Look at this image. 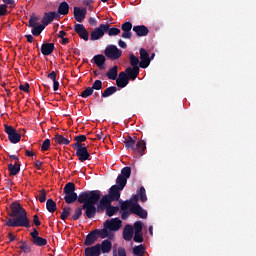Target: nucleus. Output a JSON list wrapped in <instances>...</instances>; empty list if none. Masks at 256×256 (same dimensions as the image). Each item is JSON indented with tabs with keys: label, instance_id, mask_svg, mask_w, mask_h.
<instances>
[{
	"label": "nucleus",
	"instance_id": "17",
	"mask_svg": "<svg viewBox=\"0 0 256 256\" xmlns=\"http://www.w3.org/2000/svg\"><path fill=\"white\" fill-rule=\"evenodd\" d=\"M138 59L141 61V69H147V67H149V64L153 60L149 57V53H147V50H145L144 48L139 49Z\"/></svg>",
	"mask_w": 256,
	"mask_h": 256
},
{
	"label": "nucleus",
	"instance_id": "4",
	"mask_svg": "<svg viewBox=\"0 0 256 256\" xmlns=\"http://www.w3.org/2000/svg\"><path fill=\"white\" fill-rule=\"evenodd\" d=\"M110 251H112V242L106 239L101 244L85 248V256H100L101 254H108Z\"/></svg>",
	"mask_w": 256,
	"mask_h": 256
},
{
	"label": "nucleus",
	"instance_id": "25",
	"mask_svg": "<svg viewBox=\"0 0 256 256\" xmlns=\"http://www.w3.org/2000/svg\"><path fill=\"white\" fill-rule=\"evenodd\" d=\"M114 81H116V86L118 88H124L128 85V81H131V78H126L124 72H120V75H118Z\"/></svg>",
	"mask_w": 256,
	"mask_h": 256
},
{
	"label": "nucleus",
	"instance_id": "33",
	"mask_svg": "<svg viewBox=\"0 0 256 256\" xmlns=\"http://www.w3.org/2000/svg\"><path fill=\"white\" fill-rule=\"evenodd\" d=\"M128 60L131 62V67L141 69V60H139L135 54L128 56Z\"/></svg>",
	"mask_w": 256,
	"mask_h": 256
},
{
	"label": "nucleus",
	"instance_id": "27",
	"mask_svg": "<svg viewBox=\"0 0 256 256\" xmlns=\"http://www.w3.org/2000/svg\"><path fill=\"white\" fill-rule=\"evenodd\" d=\"M106 56H103L102 54H97L95 56H93V63H95V66H97V68L99 70L103 69V65L106 64Z\"/></svg>",
	"mask_w": 256,
	"mask_h": 256
},
{
	"label": "nucleus",
	"instance_id": "39",
	"mask_svg": "<svg viewBox=\"0 0 256 256\" xmlns=\"http://www.w3.org/2000/svg\"><path fill=\"white\" fill-rule=\"evenodd\" d=\"M18 248L24 254L31 253V246H29V244H27V241H20V246Z\"/></svg>",
	"mask_w": 256,
	"mask_h": 256
},
{
	"label": "nucleus",
	"instance_id": "34",
	"mask_svg": "<svg viewBox=\"0 0 256 256\" xmlns=\"http://www.w3.org/2000/svg\"><path fill=\"white\" fill-rule=\"evenodd\" d=\"M45 209L50 213L56 212V202L52 199H47V201H45Z\"/></svg>",
	"mask_w": 256,
	"mask_h": 256
},
{
	"label": "nucleus",
	"instance_id": "47",
	"mask_svg": "<svg viewBox=\"0 0 256 256\" xmlns=\"http://www.w3.org/2000/svg\"><path fill=\"white\" fill-rule=\"evenodd\" d=\"M133 227V231H135V233H142L143 231V224L140 221L135 222Z\"/></svg>",
	"mask_w": 256,
	"mask_h": 256
},
{
	"label": "nucleus",
	"instance_id": "11",
	"mask_svg": "<svg viewBox=\"0 0 256 256\" xmlns=\"http://www.w3.org/2000/svg\"><path fill=\"white\" fill-rule=\"evenodd\" d=\"M122 227V221L119 218H114L110 220H106L104 222V229H99V231H106L110 233V231H118Z\"/></svg>",
	"mask_w": 256,
	"mask_h": 256
},
{
	"label": "nucleus",
	"instance_id": "38",
	"mask_svg": "<svg viewBox=\"0 0 256 256\" xmlns=\"http://www.w3.org/2000/svg\"><path fill=\"white\" fill-rule=\"evenodd\" d=\"M68 3L66 2H62L60 3V5L58 6V14L62 15V16H66L68 15Z\"/></svg>",
	"mask_w": 256,
	"mask_h": 256
},
{
	"label": "nucleus",
	"instance_id": "63",
	"mask_svg": "<svg viewBox=\"0 0 256 256\" xmlns=\"http://www.w3.org/2000/svg\"><path fill=\"white\" fill-rule=\"evenodd\" d=\"M54 91H58V89L60 88V83H58V81L54 80Z\"/></svg>",
	"mask_w": 256,
	"mask_h": 256
},
{
	"label": "nucleus",
	"instance_id": "9",
	"mask_svg": "<svg viewBox=\"0 0 256 256\" xmlns=\"http://www.w3.org/2000/svg\"><path fill=\"white\" fill-rule=\"evenodd\" d=\"M10 217L29 219L27 217V211L18 202H12L10 204Z\"/></svg>",
	"mask_w": 256,
	"mask_h": 256
},
{
	"label": "nucleus",
	"instance_id": "32",
	"mask_svg": "<svg viewBox=\"0 0 256 256\" xmlns=\"http://www.w3.org/2000/svg\"><path fill=\"white\" fill-rule=\"evenodd\" d=\"M83 210H85L83 209V206L74 209V214L71 216L72 221H79L81 216H85V213L83 214Z\"/></svg>",
	"mask_w": 256,
	"mask_h": 256
},
{
	"label": "nucleus",
	"instance_id": "29",
	"mask_svg": "<svg viewBox=\"0 0 256 256\" xmlns=\"http://www.w3.org/2000/svg\"><path fill=\"white\" fill-rule=\"evenodd\" d=\"M8 172L10 176H16L20 172V162H14V164H8Z\"/></svg>",
	"mask_w": 256,
	"mask_h": 256
},
{
	"label": "nucleus",
	"instance_id": "64",
	"mask_svg": "<svg viewBox=\"0 0 256 256\" xmlns=\"http://www.w3.org/2000/svg\"><path fill=\"white\" fill-rule=\"evenodd\" d=\"M34 166H35V169L41 170V162L35 161Z\"/></svg>",
	"mask_w": 256,
	"mask_h": 256
},
{
	"label": "nucleus",
	"instance_id": "24",
	"mask_svg": "<svg viewBox=\"0 0 256 256\" xmlns=\"http://www.w3.org/2000/svg\"><path fill=\"white\" fill-rule=\"evenodd\" d=\"M60 16L58 15V13L52 11V12H47L43 15V18L41 19V23H43V25L47 26L49 24H51V22H53L54 20L58 19Z\"/></svg>",
	"mask_w": 256,
	"mask_h": 256
},
{
	"label": "nucleus",
	"instance_id": "55",
	"mask_svg": "<svg viewBox=\"0 0 256 256\" xmlns=\"http://www.w3.org/2000/svg\"><path fill=\"white\" fill-rule=\"evenodd\" d=\"M33 225L39 227L41 225V222L39 221V216L33 215Z\"/></svg>",
	"mask_w": 256,
	"mask_h": 256
},
{
	"label": "nucleus",
	"instance_id": "8",
	"mask_svg": "<svg viewBox=\"0 0 256 256\" xmlns=\"http://www.w3.org/2000/svg\"><path fill=\"white\" fill-rule=\"evenodd\" d=\"M72 148L76 150V157L79 158V161H81V163L88 161L89 157H91V154H89V151L87 150L85 144L74 143L72 144Z\"/></svg>",
	"mask_w": 256,
	"mask_h": 256
},
{
	"label": "nucleus",
	"instance_id": "49",
	"mask_svg": "<svg viewBox=\"0 0 256 256\" xmlns=\"http://www.w3.org/2000/svg\"><path fill=\"white\" fill-rule=\"evenodd\" d=\"M93 95V89L90 88H85V91L81 92V98H89Z\"/></svg>",
	"mask_w": 256,
	"mask_h": 256
},
{
	"label": "nucleus",
	"instance_id": "46",
	"mask_svg": "<svg viewBox=\"0 0 256 256\" xmlns=\"http://www.w3.org/2000/svg\"><path fill=\"white\" fill-rule=\"evenodd\" d=\"M85 141H87V136L85 135H79V136H74V144H80L83 145L82 143H84Z\"/></svg>",
	"mask_w": 256,
	"mask_h": 256
},
{
	"label": "nucleus",
	"instance_id": "37",
	"mask_svg": "<svg viewBox=\"0 0 256 256\" xmlns=\"http://www.w3.org/2000/svg\"><path fill=\"white\" fill-rule=\"evenodd\" d=\"M54 141H56V143H58V145H69L70 144V140H68L67 138H64V136L60 135V134H56V136H54Z\"/></svg>",
	"mask_w": 256,
	"mask_h": 256
},
{
	"label": "nucleus",
	"instance_id": "19",
	"mask_svg": "<svg viewBox=\"0 0 256 256\" xmlns=\"http://www.w3.org/2000/svg\"><path fill=\"white\" fill-rule=\"evenodd\" d=\"M138 195H133L131 199L124 200L123 202L137 203L139 200H141L142 203L147 202V195L145 194V188L143 186L139 188Z\"/></svg>",
	"mask_w": 256,
	"mask_h": 256
},
{
	"label": "nucleus",
	"instance_id": "7",
	"mask_svg": "<svg viewBox=\"0 0 256 256\" xmlns=\"http://www.w3.org/2000/svg\"><path fill=\"white\" fill-rule=\"evenodd\" d=\"M126 183H116V185L111 186L108 195L102 196V200L99 203H112L118 202L120 200V192L124 190Z\"/></svg>",
	"mask_w": 256,
	"mask_h": 256
},
{
	"label": "nucleus",
	"instance_id": "23",
	"mask_svg": "<svg viewBox=\"0 0 256 256\" xmlns=\"http://www.w3.org/2000/svg\"><path fill=\"white\" fill-rule=\"evenodd\" d=\"M133 236H135V231L133 230V227L131 225L124 226V229L122 230V239H124V241L126 242H131Z\"/></svg>",
	"mask_w": 256,
	"mask_h": 256
},
{
	"label": "nucleus",
	"instance_id": "45",
	"mask_svg": "<svg viewBox=\"0 0 256 256\" xmlns=\"http://www.w3.org/2000/svg\"><path fill=\"white\" fill-rule=\"evenodd\" d=\"M135 243H143V233L142 232H135V235H133V238H131Z\"/></svg>",
	"mask_w": 256,
	"mask_h": 256
},
{
	"label": "nucleus",
	"instance_id": "14",
	"mask_svg": "<svg viewBox=\"0 0 256 256\" xmlns=\"http://www.w3.org/2000/svg\"><path fill=\"white\" fill-rule=\"evenodd\" d=\"M133 28H135V26H133V23L131 22H124L122 25H120V29L122 31V39L125 40H131V38H133V33L131 31H133Z\"/></svg>",
	"mask_w": 256,
	"mask_h": 256
},
{
	"label": "nucleus",
	"instance_id": "28",
	"mask_svg": "<svg viewBox=\"0 0 256 256\" xmlns=\"http://www.w3.org/2000/svg\"><path fill=\"white\" fill-rule=\"evenodd\" d=\"M133 32H135L137 37H145L149 34V29L145 25H137L133 27Z\"/></svg>",
	"mask_w": 256,
	"mask_h": 256
},
{
	"label": "nucleus",
	"instance_id": "56",
	"mask_svg": "<svg viewBox=\"0 0 256 256\" xmlns=\"http://www.w3.org/2000/svg\"><path fill=\"white\" fill-rule=\"evenodd\" d=\"M47 79H50L52 81H56V72L52 71L50 74H47Z\"/></svg>",
	"mask_w": 256,
	"mask_h": 256
},
{
	"label": "nucleus",
	"instance_id": "58",
	"mask_svg": "<svg viewBox=\"0 0 256 256\" xmlns=\"http://www.w3.org/2000/svg\"><path fill=\"white\" fill-rule=\"evenodd\" d=\"M118 47L126 49V43L123 40H118Z\"/></svg>",
	"mask_w": 256,
	"mask_h": 256
},
{
	"label": "nucleus",
	"instance_id": "31",
	"mask_svg": "<svg viewBox=\"0 0 256 256\" xmlns=\"http://www.w3.org/2000/svg\"><path fill=\"white\" fill-rule=\"evenodd\" d=\"M120 75V73L118 74V66H114L112 68H110V70H108V72L106 73V77H108V79L114 81V79L118 78V76Z\"/></svg>",
	"mask_w": 256,
	"mask_h": 256
},
{
	"label": "nucleus",
	"instance_id": "41",
	"mask_svg": "<svg viewBox=\"0 0 256 256\" xmlns=\"http://www.w3.org/2000/svg\"><path fill=\"white\" fill-rule=\"evenodd\" d=\"M74 190H75V186H74V183L72 182H68L64 186V194H77L76 192H74Z\"/></svg>",
	"mask_w": 256,
	"mask_h": 256
},
{
	"label": "nucleus",
	"instance_id": "36",
	"mask_svg": "<svg viewBox=\"0 0 256 256\" xmlns=\"http://www.w3.org/2000/svg\"><path fill=\"white\" fill-rule=\"evenodd\" d=\"M45 24H39L37 26H33V27H30V28H33L31 30V34H33V36L37 37L39 35H41V32H43V30L45 29Z\"/></svg>",
	"mask_w": 256,
	"mask_h": 256
},
{
	"label": "nucleus",
	"instance_id": "12",
	"mask_svg": "<svg viewBox=\"0 0 256 256\" xmlns=\"http://www.w3.org/2000/svg\"><path fill=\"white\" fill-rule=\"evenodd\" d=\"M4 132L8 135V141L16 145L20 142V134L11 125L4 124Z\"/></svg>",
	"mask_w": 256,
	"mask_h": 256
},
{
	"label": "nucleus",
	"instance_id": "40",
	"mask_svg": "<svg viewBox=\"0 0 256 256\" xmlns=\"http://www.w3.org/2000/svg\"><path fill=\"white\" fill-rule=\"evenodd\" d=\"M133 255L144 256L145 255V247L143 245L133 247Z\"/></svg>",
	"mask_w": 256,
	"mask_h": 256
},
{
	"label": "nucleus",
	"instance_id": "35",
	"mask_svg": "<svg viewBox=\"0 0 256 256\" xmlns=\"http://www.w3.org/2000/svg\"><path fill=\"white\" fill-rule=\"evenodd\" d=\"M118 91V88L116 86H110L108 88H106V90H104V92H102V98H108L112 95H114V93H116Z\"/></svg>",
	"mask_w": 256,
	"mask_h": 256
},
{
	"label": "nucleus",
	"instance_id": "3",
	"mask_svg": "<svg viewBox=\"0 0 256 256\" xmlns=\"http://www.w3.org/2000/svg\"><path fill=\"white\" fill-rule=\"evenodd\" d=\"M123 143H124V148L126 150L131 151L133 155H135L136 157H143L146 149L145 141L143 140L135 141L133 137L126 136V138H124Z\"/></svg>",
	"mask_w": 256,
	"mask_h": 256
},
{
	"label": "nucleus",
	"instance_id": "15",
	"mask_svg": "<svg viewBox=\"0 0 256 256\" xmlns=\"http://www.w3.org/2000/svg\"><path fill=\"white\" fill-rule=\"evenodd\" d=\"M108 31V24H99V27L95 28L91 32V41H97L103 37Z\"/></svg>",
	"mask_w": 256,
	"mask_h": 256
},
{
	"label": "nucleus",
	"instance_id": "5",
	"mask_svg": "<svg viewBox=\"0 0 256 256\" xmlns=\"http://www.w3.org/2000/svg\"><path fill=\"white\" fill-rule=\"evenodd\" d=\"M106 238L112 239L114 238V234H112V232H107L106 230L99 231V229H95L89 232V234H87V236L85 237V241L83 242V245H85V247H91V245H94L95 242H97V239Z\"/></svg>",
	"mask_w": 256,
	"mask_h": 256
},
{
	"label": "nucleus",
	"instance_id": "6",
	"mask_svg": "<svg viewBox=\"0 0 256 256\" xmlns=\"http://www.w3.org/2000/svg\"><path fill=\"white\" fill-rule=\"evenodd\" d=\"M122 211H130L131 214L139 216L141 219H147V211H145L137 202L122 201L120 208Z\"/></svg>",
	"mask_w": 256,
	"mask_h": 256
},
{
	"label": "nucleus",
	"instance_id": "61",
	"mask_svg": "<svg viewBox=\"0 0 256 256\" xmlns=\"http://www.w3.org/2000/svg\"><path fill=\"white\" fill-rule=\"evenodd\" d=\"M95 0H83V6H90Z\"/></svg>",
	"mask_w": 256,
	"mask_h": 256
},
{
	"label": "nucleus",
	"instance_id": "53",
	"mask_svg": "<svg viewBox=\"0 0 256 256\" xmlns=\"http://www.w3.org/2000/svg\"><path fill=\"white\" fill-rule=\"evenodd\" d=\"M18 90L24 93H29V83H24V85L18 86Z\"/></svg>",
	"mask_w": 256,
	"mask_h": 256
},
{
	"label": "nucleus",
	"instance_id": "43",
	"mask_svg": "<svg viewBox=\"0 0 256 256\" xmlns=\"http://www.w3.org/2000/svg\"><path fill=\"white\" fill-rule=\"evenodd\" d=\"M69 216H70V207L66 206L62 209V214L60 215V219H62V221H66V219H68Z\"/></svg>",
	"mask_w": 256,
	"mask_h": 256
},
{
	"label": "nucleus",
	"instance_id": "26",
	"mask_svg": "<svg viewBox=\"0 0 256 256\" xmlns=\"http://www.w3.org/2000/svg\"><path fill=\"white\" fill-rule=\"evenodd\" d=\"M54 43H43L41 44V55L49 56L51 53H54Z\"/></svg>",
	"mask_w": 256,
	"mask_h": 256
},
{
	"label": "nucleus",
	"instance_id": "21",
	"mask_svg": "<svg viewBox=\"0 0 256 256\" xmlns=\"http://www.w3.org/2000/svg\"><path fill=\"white\" fill-rule=\"evenodd\" d=\"M74 32L79 35V38L89 41V32H87L83 24H74Z\"/></svg>",
	"mask_w": 256,
	"mask_h": 256
},
{
	"label": "nucleus",
	"instance_id": "60",
	"mask_svg": "<svg viewBox=\"0 0 256 256\" xmlns=\"http://www.w3.org/2000/svg\"><path fill=\"white\" fill-rule=\"evenodd\" d=\"M118 256H126L124 248H118Z\"/></svg>",
	"mask_w": 256,
	"mask_h": 256
},
{
	"label": "nucleus",
	"instance_id": "13",
	"mask_svg": "<svg viewBox=\"0 0 256 256\" xmlns=\"http://www.w3.org/2000/svg\"><path fill=\"white\" fill-rule=\"evenodd\" d=\"M104 57L114 61L120 59L122 56V51L116 47V45H108L106 50H104Z\"/></svg>",
	"mask_w": 256,
	"mask_h": 256
},
{
	"label": "nucleus",
	"instance_id": "20",
	"mask_svg": "<svg viewBox=\"0 0 256 256\" xmlns=\"http://www.w3.org/2000/svg\"><path fill=\"white\" fill-rule=\"evenodd\" d=\"M86 16H87V9L74 7L73 17H74V20H76V22L83 23Z\"/></svg>",
	"mask_w": 256,
	"mask_h": 256
},
{
	"label": "nucleus",
	"instance_id": "30",
	"mask_svg": "<svg viewBox=\"0 0 256 256\" xmlns=\"http://www.w3.org/2000/svg\"><path fill=\"white\" fill-rule=\"evenodd\" d=\"M77 193H64V202L68 205L73 204L74 202H77Z\"/></svg>",
	"mask_w": 256,
	"mask_h": 256
},
{
	"label": "nucleus",
	"instance_id": "16",
	"mask_svg": "<svg viewBox=\"0 0 256 256\" xmlns=\"http://www.w3.org/2000/svg\"><path fill=\"white\" fill-rule=\"evenodd\" d=\"M31 243L36 247H45L47 245V240L45 238L39 237V232L36 228H33V231L30 233Z\"/></svg>",
	"mask_w": 256,
	"mask_h": 256
},
{
	"label": "nucleus",
	"instance_id": "52",
	"mask_svg": "<svg viewBox=\"0 0 256 256\" xmlns=\"http://www.w3.org/2000/svg\"><path fill=\"white\" fill-rule=\"evenodd\" d=\"M8 6L6 4L0 5V17L6 16Z\"/></svg>",
	"mask_w": 256,
	"mask_h": 256
},
{
	"label": "nucleus",
	"instance_id": "48",
	"mask_svg": "<svg viewBox=\"0 0 256 256\" xmlns=\"http://www.w3.org/2000/svg\"><path fill=\"white\" fill-rule=\"evenodd\" d=\"M49 145H51V141L49 139L43 140V143H41V152H46L49 150Z\"/></svg>",
	"mask_w": 256,
	"mask_h": 256
},
{
	"label": "nucleus",
	"instance_id": "1",
	"mask_svg": "<svg viewBox=\"0 0 256 256\" xmlns=\"http://www.w3.org/2000/svg\"><path fill=\"white\" fill-rule=\"evenodd\" d=\"M83 210H85V219H93L97 213H102L103 211H106V216L113 217L120 208L112 206V202H99L97 206L93 205L92 208L83 206Z\"/></svg>",
	"mask_w": 256,
	"mask_h": 256
},
{
	"label": "nucleus",
	"instance_id": "10",
	"mask_svg": "<svg viewBox=\"0 0 256 256\" xmlns=\"http://www.w3.org/2000/svg\"><path fill=\"white\" fill-rule=\"evenodd\" d=\"M6 226L8 227H22V228H31V221L29 220V218H14V220L12 219H8L6 221Z\"/></svg>",
	"mask_w": 256,
	"mask_h": 256
},
{
	"label": "nucleus",
	"instance_id": "51",
	"mask_svg": "<svg viewBox=\"0 0 256 256\" xmlns=\"http://www.w3.org/2000/svg\"><path fill=\"white\" fill-rule=\"evenodd\" d=\"M46 197V192L44 189L39 190V196L37 197V200H39V203H44Z\"/></svg>",
	"mask_w": 256,
	"mask_h": 256
},
{
	"label": "nucleus",
	"instance_id": "59",
	"mask_svg": "<svg viewBox=\"0 0 256 256\" xmlns=\"http://www.w3.org/2000/svg\"><path fill=\"white\" fill-rule=\"evenodd\" d=\"M24 38H27L28 43H33V36L31 34L24 35Z\"/></svg>",
	"mask_w": 256,
	"mask_h": 256
},
{
	"label": "nucleus",
	"instance_id": "50",
	"mask_svg": "<svg viewBox=\"0 0 256 256\" xmlns=\"http://www.w3.org/2000/svg\"><path fill=\"white\" fill-rule=\"evenodd\" d=\"M37 22H39V17L31 16V18H29V27H37Z\"/></svg>",
	"mask_w": 256,
	"mask_h": 256
},
{
	"label": "nucleus",
	"instance_id": "2",
	"mask_svg": "<svg viewBox=\"0 0 256 256\" xmlns=\"http://www.w3.org/2000/svg\"><path fill=\"white\" fill-rule=\"evenodd\" d=\"M101 192L99 190H92L89 192H81L76 202L83 204L81 207L92 209L93 206L98 205L101 201Z\"/></svg>",
	"mask_w": 256,
	"mask_h": 256
},
{
	"label": "nucleus",
	"instance_id": "54",
	"mask_svg": "<svg viewBox=\"0 0 256 256\" xmlns=\"http://www.w3.org/2000/svg\"><path fill=\"white\" fill-rule=\"evenodd\" d=\"M133 214L131 213V211L127 210V211H123L122 214H120V218L122 219V221H126V219H128V215Z\"/></svg>",
	"mask_w": 256,
	"mask_h": 256
},
{
	"label": "nucleus",
	"instance_id": "18",
	"mask_svg": "<svg viewBox=\"0 0 256 256\" xmlns=\"http://www.w3.org/2000/svg\"><path fill=\"white\" fill-rule=\"evenodd\" d=\"M129 178H131V167H124L116 178V184H126Z\"/></svg>",
	"mask_w": 256,
	"mask_h": 256
},
{
	"label": "nucleus",
	"instance_id": "44",
	"mask_svg": "<svg viewBox=\"0 0 256 256\" xmlns=\"http://www.w3.org/2000/svg\"><path fill=\"white\" fill-rule=\"evenodd\" d=\"M106 33H108V36H110V37L118 36V34H120V29L110 28V24H108V31H106Z\"/></svg>",
	"mask_w": 256,
	"mask_h": 256
},
{
	"label": "nucleus",
	"instance_id": "42",
	"mask_svg": "<svg viewBox=\"0 0 256 256\" xmlns=\"http://www.w3.org/2000/svg\"><path fill=\"white\" fill-rule=\"evenodd\" d=\"M101 88H103V83L101 82V80H95L93 82V85H91V87H87L86 89L99 91V90H101Z\"/></svg>",
	"mask_w": 256,
	"mask_h": 256
},
{
	"label": "nucleus",
	"instance_id": "62",
	"mask_svg": "<svg viewBox=\"0 0 256 256\" xmlns=\"http://www.w3.org/2000/svg\"><path fill=\"white\" fill-rule=\"evenodd\" d=\"M8 239H10V242H14L16 240V236L12 234V232L8 233Z\"/></svg>",
	"mask_w": 256,
	"mask_h": 256
},
{
	"label": "nucleus",
	"instance_id": "22",
	"mask_svg": "<svg viewBox=\"0 0 256 256\" xmlns=\"http://www.w3.org/2000/svg\"><path fill=\"white\" fill-rule=\"evenodd\" d=\"M120 73H124L126 78L131 79V81H135L139 76V67H128L124 70V72Z\"/></svg>",
	"mask_w": 256,
	"mask_h": 256
},
{
	"label": "nucleus",
	"instance_id": "57",
	"mask_svg": "<svg viewBox=\"0 0 256 256\" xmlns=\"http://www.w3.org/2000/svg\"><path fill=\"white\" fill-rule=\"evenodd\" d=\"M89 25L93 27L97 26V21L95 20V18H89Z\"/></svg>",
	"mask_w": 256,
	"mask_h": 256
}]
</instances>
